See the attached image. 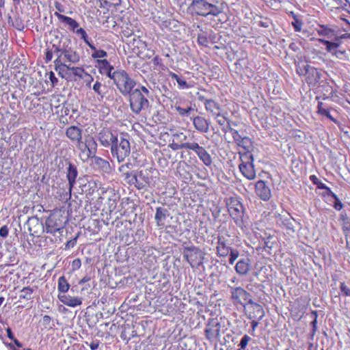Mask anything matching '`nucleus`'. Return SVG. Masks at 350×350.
I'll return each mask as SVG.
<instances>
[{
  "label": "nucleus",
  "mask_w": 350,
  "mask_h": 350,
  "mask_svg": "<svg viewBox=\"0 0 350 350\" xmlns=\"http://www.w3.org/2000/svg\"><path fill=\"white\" fill-rule=\"evenodd\" d=\"M65 136L70 139V142L76 144L81 161H86L89 157L96 154V142L90 134L83 137L81 129L75 126H70L65 130Z\"/></svg>",
  "instance_id": "f257e3e1"
},
{
  "label": "nucleus",
  "mask_w": 350,
  "mask_h": 350,
  "mask_svg": "<svg viewBox=\"0 0 350 350\" xmlns=\"http://www.w3.org/2000/svg\"><path fill=\"white\" fill-rule=\"evenodd\" d=\"M34 98H27L25 103V108L34 116L35 119L48 120L53 116L52 104L45 97L38 98L39 93H34Z\"/></svg>",
  "instance_id": "f03ea898"
},
{
  "label": "nucleus",
  "mask_w": 350,
  "mask_h": 350,
  "mask_svg": "<svg viewBox=\"0 0 350 350\" xmlns=\"http://www.w3.org/2000/svg\"><path fill=\"white\" fill-rule=\"evenodd\" d=\"M225 206L229 216H230L231 219H234L237 226L241 225L243 224L245 208L241 202V198L238 196L228 197L225 199Z\"/></svg>",
  "instance_id": "7ed1b4c3"
},
{
  "label": "nucleus",
  "mask_w": 350,
  "mask_h": 350,
  "mask_svg": "<svg viewBox=\"0 0 350 350\" xmlns=\"http://www.w3.org/2000/svg\"><path fill=\"white\" fill-rule=\"evenodd\" d=\"M159 182L158 170L148 167L139 172L137 174V183H135V187L141 190L146 187L154 188Z\"/></svg>",
  "instance_id": "20e7f679"
},
{
  "label": "nucleus",
  "mask_w": 350,
  "mask_h": 350,
  "mask_svg": "<svg viewBox=\"0 0 350 350\" xmlns=\"http://www.w3.org/2000/svg\"><path fill=\"white\" fill-rule=\"evenodd\" d=\"M148 93V89H129V101L132 112L139 113L148 107V100L142 91Z\"/></svg>",
  "instance_id": "39448f33"
},
{
  "label": "nucleus",
  "mask_w": 350,
  "mask_h": 350,
  "mask_svg": "<svg viewBox=\"0 0 350 350\" xmlns=\"http://www.w3.org/2000/svg\"><path fill=\"white\" fill-rule=\"evenodd\" d=\"M64 212L61 209H55L46 219L45 230L49 234L60 232L64 229Z\"/></svg>",
  "instance_id": "423d86ee"
},
{
  "label": "nucleus",
  "mask_w": 350,
  "mask_h": 350,
  "mask_svg": "<svg viewBox=\"0 0 350 350\" xmlns=\"http://www.w3.org/2000/svg\"><path fill=\"white\" fill-rule=\"evenodd\" d=\"M188 9L199 16H217L219 14V8L206 0H192Z\"/></svg>",
  "instance_id": "0eeeda50"
},
{
  "label": "nucleus",
  "mask_w": 350,
  "mask_h": 350,
  "mask_svg": "<svg viewBox=\"0 0 350 350\" xmlns=\"http://www.w3.org/2000/svg\"><path fill=\"white\" fill-rule=\"evenodd\" d=\"M109 147H111V156L116 158L118 163L123 162L131 152L129 140L123 137L119 139V142L111 144Z\"/></svg>",
  "instance_id": "6e6552de"
},
{
  "label": "nucleus",
  "mask_w": 350,
  "mask_h": 350,
  "mask_svg": "<svg viewBox=\"0 0 350 350\" xmlns=\"http://www.w3.org/2000/svg\"><path fill=\"white\" fill-rule=\"evenodd\" d=\"M240 162L239 170H240L241 174L249 180L255 179L256 172L254 169V157L252 155L240 156Z\"/></svg>",
  "instance_id": "1a4fd4ad"
},
{
  "label": "nucleus",
  "mask_w": 350,
  "mask_h": 350,
  "mask_svg": "<svg viewBox=\"0 0 350 350\" xmlns=\"http://www.w3.org/2000/svg\"><path fill=\"white\" fill-rule=\"evenodd\" d=\"M230 133L234 142H236L237 145L241 148V150L239 151V155H240V157L246 154L252 156V151L254 149V146L252 145V139L247 137H242L239 135V133L234 129L230 130Z\"/></svg>",
  "instance_id": "9d476101"
},
{
  "label": "nucleus",
  "mask_w": 350,
  "mask_h": 350,
  "mask_svg": "<svg viewBox=\"0 0 350 350\" xmlns=\"http://www.w3.org/2000/svg\"><path fill=\"white\" fill-rule=\"evenodd\" d=\"M110 80L117 88H134L136 85L135 81L123 70L113 71Z\"/></svg>",
  "instance_id": "9b49d317"
},
{
  "label": "nucleus",
  "mask_w": 350,
  "mask_h": 350,
  "mask_svg": "<svg viewBox=\"0 0 350 350\" xmlns=\"http://www.w3.org/2000/svg\"><path fill=\"white\" fill-rule=\"evenodd\" d=\"M183 255L191 267H198L203 262V254L195 247H185Z\"/></svg>",
  "instance_id": "f8f14e48"
},
{
  "label": "nucleus",
  "mask_w": 350,
  "mask_h": 350,
  "mask_svg": "<svg viewBox=\"0 0 350 350\" xmlns=\"http://www.w3.org/2000/svg\"><path fill=\"white\" fill-rule=\"evenodd\" d=\"M231 299L236 305L245 306L251 303H255L250 299V295L244 288L237 287L231 288Z\"/></svg>",
  "instance_id": "ddd939ff"
},
{
  "label": "nucleus",
  "mask_w": 350,
  "mask_h": 350,
  "mask_svg": "<svg viewBox=\"0 0 350 350\" xmlns=\"http://www.w3.org/2000/svg\"><path fill=\"white\" fill-rule=\"evenodd\" d=\"M98 140L104 148H107L112 144L119 142L117 135L112 133L109 128H103L98 132Z\"/></svg>",
  "instance_id": "4468645a"
},
{
  "label": "nucleus",
  "mask_w": 350,
  "mask_h": 350,
  "mask_svg": "<svg viewBox=\"0 0 350 350\" xmlns=\"http://www.w3.org/2000/svg\"><path fill=\"white\" fill-rule=\"evenodd\" d=\"M173 141L170 144V148L173 150H178L187 148V146H193L199 145L196 142H189L187 141V136L182 132L172 133Z\"/></svg>",
  "instance_id": "2eb2a0df"
},
{
  "label": "nucleus",
  "mask_w": 350,
  "mask_h": 350,
  "mask_svg": "<svg viewBox=\"0 0 350 350\" xmlns=\"http://www.w3.org/2000/svg\"><path fill=\"white\" fill-rule=\"evenodd\" d=\"M219 256L224 258L228 256V262L232 265L239 257V251L226 245V243L221 242V244H219Z\"/></svg>",
  "instance_id": "dca6fc26"
},
{
  "label": "nucleus",
  "mask_w": 350,
  "mask_h": 350,
  "mask_svg": "<svg viewBox=\"0 0 350 350\" xmlns=\"http://www.w3.org/2000/svg\"><path fill=\"white\" fill-rule=\"evenodd\" d=\"M296 70L299 75H308L309 77L310 75H312L314 78V81H317L319 79V72L317 70L310 66L306 62H298L296 65Z\"/></svg>",
  "instance_id": "f3484780"
},
{
  "label": "nucleus",
  "mask_w": 350,
  "mask_h": 350,
  "mask_svg": "<svg viewBox=\"0 0 350 350\" xmlns=\"http://www.w3.org/2000/svg\"><path fill=\"white\" fill-rule=\"evenodd\" d=\"M0 118L1 119V121H3L1 125L8 131L17 125V116L16 113H12L11 112L6 111L3 113H0Z\"/></svg>",
  "instance_id": "a211bd4d"
},
{
  "label": "nucleus",
  "mask_w": 350,
  "mask_h": 350,
  "mask_svg": "<svg viewBox=\"0 0 350 350\" xmlns=\"http://www.w3.org/2000/svg\"><path fill=\"white\" fill-rule=\"evenodd\" d=\"M183 149L193 150L196 154H197V155H198L199 159L202 161L204 165H209L211 164V156H209L205 149L202 146H199V144L188 146L187 147L183 148Z\"/></svg>",
  "instance_id": "6ab92c4d"
},
{
  "label": "nucleus",
  "mask_w": 350,
  "mask_h": 350,
  "mask_svg": "<svg viewBox=\"0 0 350 350\" xmlns=\"http://www.w3.org/2000/svg\"><path fill=\"white\" fill-rule=\"evenodd\" d=\"M255 192H256L257 196L261 200L267 201L271 198L270 189L265 185V182L262 180H259L255 184Z\"/></svg>",
  "instance_id": "aec40b11"
},
{
  "label": "nucleus",
  "mask_w": 350,
  "mask_h": 350,
  "mask_svg": "<svg viewBox=\"0 0 350 350\" xmlns=\"http://www.w3.org/2000/svg\"><path fill=\"white\" fill-rule=\"evenodd\" d=\"M57 299H59L63 304L72 308L80 306L82 304L81 298L79 297H71L70 295H66L65 293H59V295H57Z\"/></svg>",
  "instance_id": "412c9836"
},
{
  "label": "nucleus",
  "mask_w": 350,
  "mask_h": 350,
  "mask_svg": "<svg viewBox=\"0 0 350 350\" xmlns=\"http://www.w3.org/2000/svg\"><path fill=\"white\" fill-rule=\"evenodd\" d=\"M54 15L72 32H75V30L79 27V23L71 17L61 14L57 12H55Z\"/></svg>",
  "instance_id": "4be33fe9"
},
{
  "label": "nucleus",
  "mask_w": 350,
  "mask_h": 350,
  "mask_svg": "<svg viewBox=\"0 0 350 350\" xmlns=\"http://www.w3.org/2000/svg\"><path fill=\"white\" fill-rule=\"evenodd\" d=\"M129 167V165H122L119 167L118 170L119 172L122 174V176H124V180L126 181V184L129 185H135V183H137V175L129 172H126L125 170Z\"/></svg>",
  "instance_id": "5701e85b"
},
{
  "label": "nucleus",
  "mask_w": 350,
  "mask_h": 350,
  "mask_svg": "<svg viewBox=\"0 0 350 350\" xmlns=\"http://www.w3.org/2000/svg\"><path fill=\"white\" fill-rule=\"evenodd\" d=\"M62 55L65 62L77 64L80 61V55L77 51L76 46H72L68 50H66V51H65Z\"/></svg>",
  "instance_id": "b1692460"
},
{
  "label": "nucleus",
  "mask_w": 350,
  "mask_h": 350,
  "mask_svg": "<svg viewBox=\"0 0 350 350\" xmlns=\"http://www.w3.org/2000/svg\"><path fill=\"white\" fill-rule=\"evenodd\" d=\"M107 189L103 186V184L98 180L89 181V194H93L94 193H98L100 196V199H103L102 196L106 193Z\"/></svg>",
  "instance_id": "393cba45"
},
{
  "label": "nucleus",
  "mask_w": 350,
  "mask_h": 350,
  "mask_svg": "<svg viewBox=\"0 0 350 350\" xmlns=\"http://www.w3.org/2000/svg\"><path fill=\"white\" fill-rule=\"evenodd\" d=\"M99 71L101 75H105L108 78L111 77L114 68L109 64L107 59H98L97 60Z\"/></svg>",
  "instance_id": "a878e982"
},
{
  "label": "nucleus",
  "mask_w": 350,
  "mask_h": 350,
  "mask_svg": "<svg viewBox=\"0 0 350 350\" xmlns=\"http://www.w3.org/2000/svg\"><path fill=\"white\" fill-rule=\"evenodd\" d=\"M247 305H250V310H252L249 314L250 319H260L265 314L263 309L260 304L254 302Z\"/></svg>",
  "instance_id": "bb28decb"
},
{
  "label": "nucleus",
  "mask_w": 350,
  "mask_h": 350,
  "mask_svg": "<svg viewBox=\"0 0 350 350\" xmlns=\"http://www.w3.org/2000/svg\"><path fill=\"white\" fill-rule=\"evenodd\" d=\"M77 176H78V172L77 167L72 163H70L68 167V173H66V178L68 180V191H71L73 185L76 183Z\"/></svg>",
  "instance_id": "cd10ccee"
},
{
  "label": "nucleus",
  "mask_w": 350,
  "mask_h": 350,
  "mask_svg": "<svg viewBox=\"0 0 350 350\" xmlns=\"http://www.w3.org/2000/svg\"><path fill=\"white\" fill-rule=\"evenodd\" d=\"M224 5L226 6V4L224 3H221L220 5V29H228L229 27H231V23L229 21V16L227 13L221 10L224 9Z\"/></svg>",
  "instance_id": "c85d7f7f"
},
{
  "label": "nucleus",
  "mask_w": 350,
  "mask_h": 350,
  "mask_svg": "<svg viewBox=\"0 0 350 350\" xmlns=\"http://www.w3.org/2000/svg\"><path fill=\"white\" fill-rule=\"evenodd\" d=\"M55 110H57L55 111V113H61L59 116H59V120H60V122L64 124H68V120L66 118L69 113L68 108L66 107L64 105H58L55 106Z\"/></svg>",
  "instance_id": "c756f323"
},
{
  "label": "nucleus",
  "mask_w": 350,
  "mask_h": 350,
  "mask_svg": "<svg viewBox=\"0 0 350 350\" xmlns=\"http://www.w3.org/2000/svg\"><path fill=\"white\" fill-rule=\"evenodd\" d=\"M193 126H195L196 129L200 131V132H206L208 128L207 121L205 120V118L200 116H197L193 118Z\"/></svg>",
  "instance_id": "7c9ffc66"
},
{
  "label": "nucleus",
  "mask_w": 350,
  "mask_h": 350,
  "mask_svg": "<svg viewBox=\"0 0 350 350\" xmlns=\"http://www.w3.org/2000/svg\"><path fill=\"white\" fill-rule=\"evenodd\" d=\"M317 114L320 115L321 116L325 117L327 119H329V120L332 121L334 123L338 124V122L336 118H334L332 115L330 114V111H329V109L324 108L323 107V103L319 102L317 103Z\"/></svg>",
  "instance_id": "2f4dec72"
},
{
  "label": "nucleus",
  "mask_w": 350,
  "mask_h": 350,
  "mask_svg": "<svg viewBox=\"0 0 350 350\" xmlns=\"http://www.w3.org/2000/svg\"><path fill=\"white\" fill-rule=\"evenodd\" d=\"M250 265L248 260L241 259L236 264V271L240 275H245L250 271Z\"/></svg>",
  "instance_id": "473e14b6"
},
{
  "label": "nucleus",
  "mask_w": 350,
  "mask_h": 350,
  "mask_svg": "<svg viewBox=\"0 0 350 350\" xmlns=\"http://www.w3.org/2000/svg\"><path fill=\"white\" fill-rule=\"evenodd\" d=\"M168 80L170 81V85H172L171 82L173 83L174 85H175L176 82L180 87L189 88L186 81L183 79V77L179 76L172 72H170L168 75Z\"/></svg>",
  "instance_id": "72a5a7b5"
},
{
  "label": "nucleus",
  "mask_w": 350,
  "mask_h": 350,
  "mask_svg": "<svg viewBox=\"0 0 350 350\" xmlns=\"http://www.w3.org/2000/svg\"><path fill=\"white\" fill-rule=\"evenodd\" d=\"M317 31L319 36H326L328 38H332L335 36L334 31L325 25H319Z\"/></svg>",
  "instance_id": "f704fd0d"
},
{
  "label": "nucleus",
  "mask_w": 350,
  "mask_h": 350,
  "mask_svg": "<svg viewBox=\"0 0 350 350\" xmlns=\"http://www.w3.org/2000/svg\"><path fill=\"white\" fill-rule=\"evenodd\" d=\"M69 287L70 286L64 275L59 278L57 280V292L59 293H66L68 291Z\"/></svg>",
  "instance_id": "c9c22d12"
},
{
  "label": "nucleus",
  "mask_w": 350,
  "mask_h": 350,
  "mask_svg": "<svg viewBox=\"0 0 350 350\" xmlns=\"http://www.w3.org/2000/svg\"><path fill=\"white\" fill-rule=\"evenodd\" d=\"M319 42L325 46L326 50L329 53H333V51L336 50L339 47L340 42L335 41L332 42L324 39H319Z\"/></svg>",
  "instance_id": "e433bc0d"
},
{
  "label": "nucleus",
  "mask_w": 350,
  "mask_h": 350,
  "mask_svg": "<svg viewBox=\"0 0 350 350\" xmlns=\"http://www.w3.org/2000/svg\"><path fill=\"white\" fill-rule=\"evenodd\" d=\"M93 158L94 159V164L98 166V168H100L102 170L105 172H107L110 165H109V162L99 157H96L95 155L93 157H89V159Z\"/></svg>",
  "instance_id": "4c0bfd02"
},
{
  "label": "nucleus",
  "mask_w": 350,
  "mask_h": 350,
  "mask_svg": "<svg viewBox=\"0 0 350 350\" xmlns=\"http://www.w3.org/2000/svg\"><path fill=\"white\" fill-rule=\"evenodd\" d=\"M100 7L109 10L120 4L121 0H99Z\"/></svg>",
  "instance_id": "58836bf2"
},
{
  "label": "nucleus",
  "mask_w": 350,
  "mask_h": 350,
  "mask_svg": "<svg viewBox=\"0 0 350 350\" xmlns=\"http://www.w3.org/2000/svg\"><path fill=\"white\" fill-rule=\"evenodd\" d=\"M33 288L30 286H25L21 290V295H20V298L29 300V299L31 298V295H33Z\"/></svg>",
  "instance_id": "ea45409f"
},
{
  "label": "nucleus",
  "mask_w": 350,
  "mask_h": 350,
  "mask_svg": "<svg viewBox=\"0 0 350 350\" xmlns=\"http://www.w3.org/2000/svg\"><path fill=\"white\" fill-rule=\"evenodd\" d=\"M291 25L293 27L295 31L300 32L301 31L303 22L297 17V16H294V19L293 21L291 22Z\"/></svg>",
  "instance_id": "a19ab883"
},
{
  "label": "nucleus",
  "mask_w": 350,
  "mask_h": 350,
  "mask_svg": "<svg viewBox=\"0 0 350 350\" xmlns=\"http://www.w3.org/2000/svg\"><path fill=\"white\" fill-rule=\"evenodd\" d=\"M69 70L70 66L65 64H59L57 65V68H55V70L59 72V75H60L62 77H65L66 74H67Z\"/></svg>",
  "instance_id": "79ce46f5"
},
{
  "label": "nucleus",
  "mask_w": 350,
  "mask_h": 350,
  "mask_svg": "<svg viewBox=\"0 0 350 350\" xmlns=\"http://www.w3.org/2000/svg\"><path fill=\"white\" fill-rule=\"evenodd\" d=\"M205 335H206V338L208 340H213V338L218 336V328L217 327L215 328H206L205 329Z\"/></svg>",
  "instance_id": "37998d69"
},
{
  "label": "nucleus",
  "mask_w": 350,
  "mask_h": 350,
  "mask_svg": "<svg viewBox=\"0 0 350 350\" xmlns=\"http://www.w3.org/2000/svg\"><path fill=\"white\" fill-rule=\"evenodd\" d=\"M6 332H7V337H8L9 339L12 340V342H14V345L18 347V348H22V343L18 341V340L16 339L14 336H13L12 331L11 330V328L9 327L6 328Z\"/></svg>",
  "instance_id": "c03bdc74"
},
{
  "label": "nucleus",
  "mask_w": 350,
  "mask_h": 350,
  "mask_svg": "<svg viewBox=\"0 0 350 350\" xmlns=\"http://www.w3.org/2000/svg\"><path fill=\"white\" fill-rule=\"evenodd\" d=\"M342 9L350 14V2L349 0H334Z\"/></svg>",
  "instance_id": "a18cd8bd"
},
{
  "label": "nucleus",
  "mask_w": 350,
  "mask_h": 350,
  "mask_svg": "<svg viewBox=\"0 0 350 350\" xmlns=\"http://www.w3.org/2000/svg\"><path fill=\"white\" fill-rule=\"evenodd\" d=\"M13 27L18 31H23L25 29V25L21 17L17 16L14 18L12 23Z\"/></svg>",
  "instance_id": "49530a36"
},
{
  "label": "nucleus",
  "mask_w": 350,
  "mask_h": 350,
  "mask_svg": "<svg viewBox=\"0 0 350 350\" xmlns=\"http://www.w3.org/2000/svg\"><path fill=\"white\" fill-rule=\"evenodd\" d=\"M73 46L70 38H68L61 44L62 53L63 54L66 50H68Z\"/></svg>",
  "instance_id": "de8ad7c7"
},
{
  "label": "nucleus",
  "mask_w": 350,
  "mask_h": 350,
  "mask_svg": "<svg viewBox=\"0 0 350 350\" xmlns=\"http://www.w3.org/2000/svg\"><path fill=\"white\" fill-rule=\"evenodd\" d=\"M107 56V53L103 49H96L92 54V57L94 59L103 58V57H106Z\"/></svg>",
  "instance_id": "09e8293b"
},
{
  "label": "nucleus",
  "mask_w": 350,
  "mask_h": 350,
  "mask_svg": "<svg viewBox=\"0 0 350 350\" xmlns=\"http://www.w3.org/2000/svg\"><path fill=\"white\" fill-rule=\"evenodd\" d=\"M165 219V215L162 212V209L158 207L157 209H156V214H154V219L157 221L158 224H160Z\"/></svg>",
  "instance_id": "8fccbe9b"
},
{
  "label": "nucleus",
  "mask_w": 350,
  "mask_h": 350,
  "mask_svg": "<svg viewBox=\"0 0 350 350\" xmlns=\"http://www.w3.org/2000/svg\"><path fill=\"white\" fill-rule=\"evenodd\" d=\"M340 293L343 297H350V288L345 282L340 283Z\"/></svg>",
  "instance_id": "3c124183"
},
{
  "label": "nucleus",
  "mask_w": 350,
  "mask_h": 350,
  "mask_svg": "<svg viewBox=\"0 0 350 350\" xmlns=\"http://www.w3.org/2000/svg\"><path fill=\"white\" fill-rule=\"evenodd\" d=\"M222 49L225 51V55H226V59L229 61L232 62L235 58V53L232 52L231 50L230 51L226 46H220V50Z\"/></svg>",
  "instance_id": "603ef678"
},
{
  "label": "nucleus",
  "mask_w": 350,
  "mask_h": 350,
  "mask_svg": "<svg viewBox=\"0 0 350 350\" xmlns=\"http://www.w3.org/2000/svg\"><path fill=\"white\" fill-rule=\"evenodd\" d=\"M152 62L154 66H159L160 70H164L165 69V66L162 63V59H161V58L159 56L156 55L152 59Z\"/></svg>",
  "instance_id": "864d4df0"
},
{
  "label": "nucleus",
  "mask_w": 350,
  "mask_h": 350,
  "mask_svg": "<svg viewBox=\"0 0 350 350\" xmlns=\"http://www.w3.org/2000/svg\"><path fill=\"white\" fill-rule=\"evenodd\" d=\"M250 340V337L248 335H244L243 338L241 339L240 343H239V347H240L241 349H244L247 347V344Z\"/></svg>",
  "instance_id": "5fc2aeb1"
},
{
  "label": "nucleus",
  "mask_w": 350,
  "mask_h": 350,
  "mask_svg": "<svg viewBox=\"0 0 350 350\" xmlns=\"http://www.w3.org/2000/svg\"><path fill=\"white\" fill-rule=\"evenodd\" d=\"M74 33L79 36L82 40H85V38L88 36L85 29L79 27L75 30Z\"/></svg>",
  "instance_id": "6e6d98bb"
},
{
  "label": "nucleus",
  "mask_w": 350,
  "mask_h": 350,
  "mask_svg": "<svg viewBox=\"0 0 350 350\" xmlns=\"http://www.w3.org/2000/svg\"><path fill=\"white\" fill-rule=\"evenodd\" d=\"M81 267V261L79 258H75L72 262V271H77Z\"/></svg>",
  "instance_id": "4d7b16f0"
},
{
  "label": "nucleus",
  "mask_w": 350,
  "mask_h": 350,
  "mask_svg": "<svg viewBox=\"0 0 350 350\" xmlns=\"http://www.w3.org/2000/svg\"><path fill=\"white\" fill-rule=\"evenodd\" d=\"M176 111H178V113L181 116H184L187 114L191 111V107H187L186 108H183L181 107H176Z\"/></svg>",
  "instance_id": "13d9d810"
},
{
  "label": "nucleus",
  "mask_w": 350,
  "mask_h": 350,
  "mask_svg": "<svg viewBox=\"0 0 350 350\" xmlns=\"http://www.w3.org/2000/svg\"><path fill=\"white\" fill-rule=\"evenodd\" d=\"M313 314L316 315V312H313ZM311 326H312V330H311V337H313L316 334V331L317 330V320H316V317L314 318V320L311 322Z\"/></svg>",
  "instance_id": "bf43d9fd"
},
{
  "label": "nucleus",
  "mask_w": 350,
  "mask_h": 350,
  "mask_svg": "<svg viewBox=\"0 0 350 350\" xmlns=\"http://www.w3.org/2000/svg\"><path fill=\"white\" fill-rule=\"evenodd\" d=\"M333 199L335 200L333 206L334 208H335L337 211H340L343 208V204H342L341 201H340V200L338 198Z\"/></svg>",
  "instance_id": "052dcab7"
},
{
  "label": "nucleus",
  "mask_w": 350,
  "mask_h": 350,
  "mask_svg": "<svg viewBox=\"0 0 350 350\" xmlns=\"http://www.w3.org/2000/svg\"><path fill=\"white\" fill-rule=\"evenodd\" d=\"M8 233L9 230H8V227L6 225H4L0 228V237L5 238L8 237Z\"/></svg>",
  "instance_id": "680f3d73"
},
{
  "label": "nucleus",
  "mask_w": 350,
  "mask_h": 350,
  "mask_svg": "<svg viewBox=\"0 0 350 350\" xmlns=\"http://www.w3.org/2000/svg\"><path fill=\"white\" fill-rule=\"evenodd\" d=\"M332 55H336L338 58L342 59L346 55V51L336 49L332 53Z\"/></svg>",
  "instance_id": "e2e57ef3"
},
{
  "label": "nucleus",
  "mask_w": 350,
  "mask_h": 350,
  "mask_svg": "<svg viewBox=\"0 0 350 350\" xmlns=\"http://www.w3.org/2000/svg\"><path fill=\"white\" fill-rule=\"evenodd\" d=\"M70 70H71L72 71V73L75 75V76H81V72H83V69L81 68H79V67H72L70 68Z\"/></svg>",
  "instance_id": "0e129e2a"
},
{
  "label": "nucleus",
  "mask_w": 350,
  "mask_h": 350,
  "mask_svg": "<svg viewBox=\"0 0 350 350\" xmlns=\"http://www.w3.org/2000/svg\"><path fill=\"white\" fill-rule=\"evenodd\" d=\"M76 245V238L66 242L65 244V250H69Z\"/></svg>",
  "instance_id": "69168bd1"
},
{
  "label": "nucleus",
  "mask_w": 350,
  "mask_h": 350,
  "mask_svg": "<svg viewBox=\"0 0 350 350\" xmlns=\"http://www.w3.org/2000/svg\"><path fill=\"white\" fill-rule=\"evenodd\" d=\"M235 65L236 66H239L241 68H243V67H246L247 66V62H246L245 59H244V58L239 59L236 62Z\"/></svg>",
  "instance_id": "338daca9"
},
{
  "label": "nucleus",
  "mask_w": 350,
  "mask_h": 350,
  "mask_svg": "<svg viewBox=\"0 0 350 350\" xmlns=\"http://www.w3.org/2000/svg\"><path fill=\"white\" fill-rule=\"evenodd\" d=\"M347 247L350 250V230L346 232Z\"/></svg>",
  "instance_id": "774afa93"
}]
</instances>
